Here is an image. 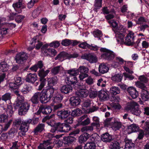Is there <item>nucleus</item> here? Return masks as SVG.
<instances>
[{"instance_id": "nucleus-23", "label": "nucleus", "mask_w": 149, "mask_h": 149, "mask_svg": "<svg viewBox=\"0 0 149 149\" xmlns=\"http://www.w3.org/2000/svg\"><path fill=\"white\" fill-rule=\"evenodd\" d=\"M57 53L56 51L54 49L52 48L45 49L43 54L45 56L49 55L53 56L56 55Z\"/></svg>"}, {"instance_id": "nucleus-55", "label": "nucleus", "mask_w": 149, "mask_h": 149, "mask_svg": "<svg viewBox=\"0 0 149 149\" xmlns=\"http://www.w3.org/2000/svg\"><path fill=\"white\" fill-rule=\"evenodd\" d=\"M116 36L117 38V41L121 42H124L125 35L123 33H120L116 35Z\"/></svg>"}, {"instance_id": "nucleus-15", "label": "nucleus", "mask_w": 149, "mask_h": 149, "mask_svg": "<svg viewBox=\"0 0 149 149\" xmlns=\"http://www.w3.org/2000/svg\"><path fill=\"white\" fill-rule=\"evenodd\" d=\"M37 79V76L35 73H29L26 76L25 81L28 83L33 84Z\"/></svg>"}, {"instance_id": "nucleus-52", "label": "nucleus", "mask_w": 149, "mask_h": 149, "mask_svg": "<svg viewBox=\"0 0 149 149\" xmlns=\"http://www.w3.org/2000/svg\"><path fill=\"white\" fill-rule=\"evenodd\" d=\"M138 79L139 80V81L145 84H147L148 81V78L144 75L139 76Z\"/></svg>"}, {"instance_id": "nucleus-4", "label": "nucleus", "mask_w": 149, "mask_h": 149, "mask_svg": "<svg viewBox=\"0 0 149 149\" xmlns=\"http://www.w3.org/2000/svg\"><path fill=\"white\" fill-rule=\"evenodd\" d=\"M78 56V54L77 53H75L72 54H69L65 52H62L55 58V60H58L60 61H62L64 59H69L71 58H76Z\"/></svg>"}, {"instance_id": "nucleus-42", "label": "nucleus", "mask_w": 149, "mask_h": 149, "mask_svg": "<svg viewBox=\"0 0 149 149\" xmlns=\"http://www.w3.org/2000/svg\"><path fill=\"white\" fill-rule=\"evenodd\" d=\"M76 95L77 97H79L81 100H84V89H81L77 90L76 92Z\"/></svg>"}, {"instance_id": "nucleus-3", "label": "nucleus", "mask_w": 149, "mask_h": 149, "mask_svg": "<svg viewBox=\"0 0 149 149\" xmlns=\"http://www.w3.org/2000/svg\"><path fill=\"white\" fill-rule=\"evenodd\" d=\"M101 52L103 53L102 54L101 57L102 58L108 61L113 60L115 58V54L114 52L105 48H102L100 49Z\"/></svg>"}, {"instance_id": "nucleus-47", "label": "nucleus", "mask_w": 149, "mask_h": 149, "mask_svg": "<svg viewBox=\"0 0 149 149\" xmlns=\"http://www.w3.org/2000/svg\"><path fill=\"white\" fill-rule=\"evenodd\" d=\"M1 98L2 100L5 102L10 100L11 98V94L9 93H6L3 95Z\"/></svg>"}, {"instance_id": "nucleus-61", "label": "nucleus", "mask_w": 149, "mask_h": 149, "mask_svg": "<svg viewBox=\"0 0 149 149\" xmlns=\"http://www.w3.org/2000/svg\"><path fill=\"white\" fill-rule=\"evenodd\" d=\"M108 22L113 28L116 29H117L118 28V24L116 21L113 20L112 21H109Z\"/></svg>"}, {"instance_id": "nucleus-29", "label": "nucleus", "mask_w": 149, "mask_h": 149, "mask_svg": "<svg viewBox=\"0 0 149 149\" xmlns=\"http://www.w3.org/2000/svg\"><path fill=\"white\" fill-rule=\"evenodd\" d=\"M65 81L68 84H74L77 82V78L75 76H69L66 78Z\"/></svg>"}, {"instance_id": "nucleus-58", "label": "nucleus", "mask_w": 149, "mask_h": 149, "mask_svg": "<svg viewBox=\"0 0 149 149\" xmlns=\"http://www.w3.org/2000/svg\"><path fill=\"white\" fill-rule=\"evenodd\" d=\"M8 120V116L7 115L3 114L0 115V123H4L6 122Z\"/></svg>"}, {"instance_id": "nucleus-53", "label": "nucleus", "mask_w": 149, "mask_h": 149, "mask_svg": "<svg viewBox=\"0 0 149 149\" xmlns=\"http://www.w3.org/2000/svg\"><path fill=\"white\" fill-rule=\"evenodd\" d=\"M48 86L54 85L56 83L57 81L55 78H50L48 79Z\"/></svg>"}, {"instance_id": "nucleus-46", "label": "nucleus", "mask_w": 149, "mask_h": 149, "mask_svg": "<svg viewBox=\"0 0 149 149\" xmlns=\"http://www.w3.org/2000/svg\"><path fill=\"white\" fill-rule=\"evenodd\" d=\"M82 113L81 110L79 109H77L72 110L71 115L72 116H80Z\"/></svg>"}, {"instance_id": "nucleus-38", "label": "nucleus", "mask_w": 149, "mask_h": 149, "mask_svg": "<svg viewBox=\"0 0 149 149\" xmlns=\"http://www.w3.org/2000/svg\"><path fill=\"white\" fill-rule=\"evenodd\" d=\"M42 108V113L44 114H49L52 111V109L49 106L45 107L44 106H41Z\"/></svg>"}, {"instance_id": "nucleus-64", "label": "nucleus", "mask_w": 149, "mask_h": 149, "mask_svg": "<svg viewBox=\"0 0 149 149\" xmlns=\"http://www.w3.org/2000/svg\"><path fill=\"white\" fill-rule=\"evenodd\" d=\"M64 123L67 124H72V123L73 120V118L72 116H68L67 118L65 119Z\"/></svg>"}, {"instance_id": "nucleus-20", "label": "nucleus", "mask_w": 149, "mask_h": 149, "mask_svg": "<svg viewBox=\"0 0 149 149\" xmlns=\"http://www.w3.org/2000/svg\"><path fill=\"white\" fill-rule=\"evenodd\" d=\"M101 136V139L104 142H109L113 140L112 136L108 132L102 134Z\"/></svg>"}, {"instance_id": "nucleus-8", "label": "nucleus", "mask_w": 149, "mask_h": 149, "mask_svg": "<svg viewBox=\"0 0 149 149\" xmlns=\"http://www.w3.org/2000/svg\"><path fill=\"white\" fill-rule=\"evenodd\" d=\"M31 122V119H30L24 121L21 125L19 129L21 131L20 133H21L22 136L25 135V132H26L28 130L29 124Z\"/></svg>"}, {"instance_id": "nucleus-51", "label": "nucleus", "mask_w": 149, "mask_h": 149, "mask_svg": "<svg viewBox=\"0 0 149 149\" xmlns=\"http://www.w3.org/2000/svg\"><path fill=\"white\" fill-rule=\"evenodd\" d=\"M102 0H95L94 6L96 10L99 9L102 7Z\"/></svg>"}, {"instance_id": "nucleus-54", "label": "nucleus", "mask_w": 149, "mask_h": 149, "mask_svg": "<svg viewBox=\"0 0 149 149\" xmlns=\"http://www.w3.org/2000/svg\"><path fill=\"white\" fill-rule=\"evenodd\" d=\"M24 121H22L20 118H18L16 119L13 122L14 125L17 127H18L20 125L23 123Z\"/></svg>"}, {"instance_id": "nucleus-11", "label": "nucleus", "mask_w": 149, "mask_h": 149, "mask_svg": "<svg viewBox=\"0 0 149 149\" xmlns=\"http://www.w3.org/2000/svg\"><path fill=\"white\" fill-rule=\"evenodd\" d=\"M134 34L132 31L130 32L125 38V44L127 45L130 46L133 45Z\"/></svg>"}, {"instance_id": "nucleus-56", "label": "nucleus", "mask_w": 149, "mask_h": 149, "mask_svg": "<svg viewBox=\"0 0 149 149\" xmlns=\"http://www.w3.org/2000/svg\"><path fill=\"white\" fill-rule=\"evenodd\" d=\"M72 43V40L68 39H65L62 41L61 44L63 46H67L71 44Z\"/></svg>"}, {"instance_id": "nucleus-37", "label": "nucleus", "mask_w": 149, "mask_h": 149, "mask_svg": "<svg viewBox=\"0 0 149 149\" xmlns=\"http://www.w3.org/2000/svg\"><path fill=\"white\" fill-rule=\"evenodd\" d=\"M109 70V68L104 64H100L99 67V71L100 73L104 74L107 72Z\"/></svg>"}, {"instance_id": "nucleus-60", "label": "nucleus", "mask_w": 149, "mask_h": 149, "mask_svg": "<svg viewBox=\"0 0 149 149\" xmlns=\"http://www.w3.org/2000/svg\"><path fill=\"white\" fill-rule=\"evenodd\" d=\"M22 0H18V1L14 3L13 6L14 9L16 10L17 8H19L21 7L22 5Z\"/></svg>"}, {"instance_id": "nucleus-17", "label": "nucleus", "mask_w": 149, "mask_h": 149, "mask_svg": "<svg viewBox=\"0 0 149 149\" xmlns=\"http://www.w3.org/2000/svg\"><path fill=\"white\" fill-rule=\"evenodd\" d=\"M49 72L50 71L48 70L45 71L43 69L39 70L38 72V75L40 77V81H46V79L45 77L48 74Z\"/></svg>"}, {"instance_id": "nucleus-25", "label": "nucleus", "mask_w": 149, "mask_h": 149, "mask_svg": "<svg viewBox=\"0 0 149 149\" xmlns=\"http://www.w3.org/2000/svg\"><path fill=\"white\" fill-rule=\"evenodd\" d=\"M140 94L141 98L143 101H146L149 100V92L147 90H143Z\"/></svg>"}, {"instance_id": "nucleus-34", "label": "nucleus", "mask_w": 149, "mask_h": 149, "mask_svg": "<svg viewBox=\"0 0 149 149\" xmlns=\"http://www.w3.org/2000/svg\"><path fill=\"white\" fill-rule=\"evenodd\" d=\"M110 93L111 95H115L120 93V88L116 86H113L110 88Z\"/></svg>"}, {"instance_id": "nucleus-59", "label": "nucleus", "mask_w": 149, "mask_h": 149, "mask_svg": "<svg viewBox=\"0 0 149 149\" xmlns=\"http://www.w3.org/2000/svg\"><path fill=\"white\" fill-rule=\"evenodd\" d=\"M149 27V26L147 24H142L138 27V29L139 31L144 32L146 29Z\"/></svg>"}, {"instance_id": "nucleus-13", "label": "nucleus", "mask_w": 149, "mask_h": 149, "mask_svg": "<svg viewBox=\"0 0 149 149\" xmlns=\"http://www.w3.org/2000/svg\"><path fill=\"white\" fill-rule=\"evenodd\" d=\"M127 91L133 99H136L139 95V93L136 88L133 86L128 87L127 89Z\"/></svg>"}, {"instance_id": "nucleus-32", "label": "nucleus", "mask_w": 149, "mask_h": 149, "mask_svg": "<svg viewBox=\"0 0 149 149\" xmlns=\"http://www.w3.org/2000/svg\"><path fill=\"white\" fill-rule=\"evenodd\" d=\"M111 127L112 129L115 130H119L122 127V123L120 122L114 120L111 122Z\"/></svg>"}, {"instance_id": "nucleus-21", "label": "nucleus", "mask_w": 149, "mask_h": 149, "mask_svg": "<svg viewBox=\"0 0 149 149\" xmlns=\"http://www.w3.org/2000/svg\"><path fill=\"white\" fill-rule=\"evenodd\" d=\"M127 129L128 132H130L129 134L137 132L140 130L138 125L136 124H133L128 126Z\"/></svg>"}, {"instance_id": "nucleus-35", "label": "nucleus", "mask_w": 149, "mask_h": 149, "mask_svg": "<svg viewBox=\"0 0 149 149\" xmlns=\"http://www.w3.org/2000/svg\"><path fill=\"white\" fill-rule=\"evenodd\" d=\"M87 143L84 145V149H95L96 145L95 143H93L90 140H88Z\"/></svg>"}, {"instance_id": "nucleus-33", "label": "nucleus", "mask_w": 149, "mask_h": 149, "mask_svg": "<svg viewBox=\"0 0 149 149\" xmlns=\"http://www.w3.org/2000/svg\"><path fill=\"white\" fill-rule=\"evenodd\" d=\"M63 69V67L61 65L56 66L52 69V74L53 75H55L62 71Z\"/></svg>"}, {"instance_id": "nucleus-12", "label": "nucleus", "mask_w": 149, "mask_h": 149, "mask_svg": "<svg viewBox=\"0 0 149 149\" xmlns=\"http://www.w3.org/2000/svg\"><path fill=\"white\" fill-rule=\"evenodd\" d=\"M27 58V56L26 53L22 52L17 54L15 58L16 62L18 63H21L24 61Z\"/></svg>"}, {"instance_id": "nucleus-43", "label": "nucleus", "mask_w": 149, "mask_h": 149, "mask_svg": "<svg viewBox=\"0 0 149 149\" xmlns=\"http://www.w3.org/2000/svg\"><path fill=\"white\" fill-rule=\"evenodd\" d=\"M145 84L139 81H137L135 82L136 86L139 88H141L142 90L141 91H143V90H147V87Z\"/></svg>"}, {"instance_id": "nucleus-63", "label": "nucleus", "mask_w": 149, "mask_h": 149, "mask_svg": "<svg viewBox=\"0 0 149 149\" xmlns=\"http://www.w3.org/2000/svg\"><path fill=\"white\" fill-rule=\"evenodd\" d=\"M25 16L22 15H17L15 17V20L18 23L21 22L23 20Z\"/></svg>"}, {"instance_id": "nucleus-19", "label": "nucleus", "mask_w": 149, "mask_h": 149, "mask_svg": "<svg viewBox=\"0 0 149 149\" xmlns=\"http://www.w3.org/2000/svg\"><path fill=\"white\" fill-rule=\"evenodd\" d=\"M70 101L72 106H75L80 104L81 100L78 97L73 96L70 97Z\"/></svg>"}, {"instance_id": "nucleus-44", "label": "nucleus", "mask_w": 149, "mask_h": 149, "mask_svg": "<svg viewBox=\"0 0 149 149\" xmlns=\"http://www.w3.org/2000/svg\"><path fill=\"white\" fill-rule=\"evenodd\" d=\"M136 24L141 25L146 23L147 21L144 17L140 16L138 18L137 20L136 21Z\"/></svg>"}, {"instance_id": "nucleus-9", "label": "nucleus", "mask_w": 149, "mask_h": 149, "mask_svg": "<svg viewBox=\"0 0 149 149\" xmlns=\"http://www.w3.org/2000/svg\"><path fill=\"white\" fill-rule=\"evenodd\" d=\"M54 91V89L51 86H48L46 89H43L41 92L45 93L46 97L45 101L46 102H47V96L49 95V97L51 98L53 96V94Z\"/></svg>"}, {"instance_id": "nucleus-40", "label": "nucleus", "mask_w": 149, "mask_h": 149, "mask_svg": "<svg viewBox=\"0 0 149 149\" xmlns=\"http://www.w3.org/2000/svg\"><path fill=\"white\" fill-rule=\"evenodd\" d=\"M110 148L111 149H120V144L117 141H113L111 142Z\"/></svg>"}, {"instance_id": "nucleus-5", "label": "nucleus", "mask_w": 149, "mask_h": 149, "mask_svg": "<svg viewBox=\"0 0 149 149\" xmlns=\"http://www.w3.org/2000/svg\"><path fill=\"white\" fill-rule=\"evenodd\" d=\"M101 138L98 135L95 133L91 135L86 132H84V142L88 140H90L93 143H97L100 140Z\"/></svg>"}, {"instance_id": "nucleus-31", "label": "nucleus", "mask_w": 149, "mask_h": 149, "mask_svg": "<svg viewBox=\"0 0 149 149\" xmlns=\"http://www.w3.org/2000/svg\"><path fill=\"white\" fill-rule=\"evenodd\" d=\"M72 90V87L69 85H66L62 86L61 88L60 91L62 93H68Z\"/></svg>"}, {"instance_id": "nucleus-1", "label": "nucleus", "mask_w": 149, "mask_h": 149, "mask_svg": "<svg viewBox=\"0 0 149 149\" xmlns=\"http://www.w3.org/2000/svg\"><path fill=\"white\" fill-rule=\"evenodd\" d=\"M30 105L28 102H25L24 103L16 101L14 104L15 109L19 108L18 113L19 115L22 116L25 115L29 109Z\"/></svg>"}, {"instance_id": "nucleus-28", "label": "nucleus", "mask_w": 149, "mask_h": 149, "mask_svg": "<svg viewBox=\"0 0 149 149\" xmlns=\"http://www.w3.org/2000/svg\"><path fill=\"white\" fill-rule=\"evenodd\" d=\"M138 106V104L135 102H132L128 103L125 107V109L127 111H130L131 112L134 108Z\"/></svg>"}, {"instance_id": "nucleus-36", "label": "nucleus", "mask_w": 149, "mask_h": 149, "mask_svg": "<svg viewBox=\"0 0 149 149\" xmlns=\"http://www.w3.org/2000/svg\"><path fill=\"white\" fill-rule=\"evenodd\" d=\"M123 75L121 74H116L111 77V79L116 82H119L121 81Z\"/></svg>"}, {"instance_id": "nucleus-16", "label": "nucleus", "mask_w": 149, "mask_h": 149, "mask_svg": "<svg viewBox=\"0 0 149 149\" xmlns=\"http://www.w3.org/2000/svg\"><path fill=\"white\" fill-rule=\"evenodd\" d=\"M141 127L144 129L145 131V135L147 137L149 136V122L143 120L141 122Z\"/></svg>"}, {"instance_id": "nucleus-10", "label": "nucleus", "mask_w": 149, "mask_h": 149, "mask_svg": "<svg viewBox=\"0 0 149 149\" xmlns=\"http://www.w3.org/2000/svg\"><path fill=\"white\" fill-rule=\"evenodd\" d=\"M84 70V66H80L78 69L73 68L65 71V73H67L70 74V76H75L79 74V72H83Z\"/></svg>"}, {"instance_id": "nucleus-6", "label": "nucleus", "mask_w": 149, "mask_h": 149, "mask_svg": "<svg viewBox=\"0 0 149 149\" xmlns=\"http://www.w3.org/2000/svg\"><path fill=\"white\" fill-rule=\"evenodd\" d=\"M71 113V111L69 109L65 108L58 111L57 115L59 119L65 120L70 115Z\"/></svg>"}, {"instance_id": "nucleus-48", "label": "nucleus", "mask_w": 149, "mask_h": 149, "mask_svg": "<svg viewBox=\"0 0 149 149\" xmlns=\"http://www.w3.org/2000/svg\"><path fill=\"white\" fill-rule=\"evenodd\" d=\"M63 98V95L61 94H57L54 97V101L56 103H60Z\"/></svg>"}, {"instance_id": "nucleus-62", "label": "nucleus", "mask_w": 149, "mask_h": 149, "mask_svg": "<svg viewBox=\"0 0 149 149\" xmlns=\"http://www.w3.org/2000/svg\"><path fill=\"white\" fill-rule=\"evenodd\" d=\"M60 43L58 41H54L49 44V45L50 47L56 48L58 47Z\"/></svg>"}, {"instance_id": "nucleus-27", "label": "nucleus", "mask_w": 149, "mask_h": 149, "mask_svg": "<svg viewBox=\"0 0 149 149\" xmlns=\"http://www.w3.org/2000/svg\"><path fill=\"white\" fill-rule=\"evenodd\" d=\"M45 125L44 124H39L35 128L33 131L34 134L36 135L38 134L39 132H41L44 130Z\"/></svg>"}, {"instance_id": "nucleus-39", "label": "nucleus", "mask_w": 149, "mask_h": 149, "mask_svg": "<svg viewBox=\"0 0 149 149\" xmlns=\"http://www.w3.org/2000/svg\"><path fill=\"white\" fill-rule=\"evenodd\" d=\"M75 140V138L73 136H68L65 137L64 139V142L65 143L69 144L71 143Z\"/></svg>"}, {"instance_id": "nucleus-50", "label": "nucleus", "mask_w": 149, "mask_h": 149, "mask_svg": "<svg viewBox=\"0 0 149 149\" xmlns=\"http://www.w3.org/2000/svg\"><path fill=\"white\" fill-rule=\"evenodd\" d=\"M8 68V65L5 63H2L0 64V70L2 72L7 71Z\"/></svg>"}, {"instance_id": "nucleus-57", "label": "nucleus", "mask_w": 149, "mask_h": 149, "mask_svg": "<svg viewBox=\"0 0 149 149\" xmlns=\"http://www.w3.org/2000/svg\"><path fill=\"white\" fill-rule=\"evenodd\" d=\"M71 129V127L68 125L67 124L64 123L63 125L62 130L61 132H68Z\"/></svg>"}, {"instance_id": "nucleus-14", "label": "nucleus", "mask_w": 149, "mask_h": 149, "mask_svg": "<svg viewBox=\"0 0 149 149\" xmlns=\"http://www.w3.org/2000/svg\"><path fill=\"white\" fill-rule=\"evenodd\" d=\"M52 142H50L49 140L44 141L42 143H40L38 146V149H52L53 147L50 145Z\"/></svg>"}, {"instance_id": "nucleus-30", "label": "nucleus", "mask_w": 149, "mask_h": 149, "mask_svg": "<svg viewBox=\"0 0 149 149\" xmlns=\"http://www.w3.org/2000/svg\"><path fill=\"white\" fill-rule=\"evenodd\" d=\"M13 25L14 27H15V25L13 24L7 23L6 24L7 26L2 28L1 32H0L1 33L2 35L7 34L9 31V29L10 28V26Z\"/></svg>"}, {"instance_id": "nucleus-49", "label": "nucleus", "mask_w": 149, "mask_h": 149, "mask_svg": "<svg viewBox=\"0 0 149 149\" xmlns=\"http://www.w3.org/2000/svg\"><path fill=\"white\" fill-rule=\"evenodd\" d=\"M131 112L132 114L136 116L140 115L141 113V111L139 108V105L138 104V106L134 108L133 110H132Z\"/></svg>"}, {"instance_id": "nucleus-7", "label": "nucleus", "mask_w": 149, "mask_h": 149, "mask_svg": "<svg viewBox=\"0 0 149 149\" xmlns=\"http://www.w3.org/2000/svg\"><path fill=\"white\" fill-rule=\"evenodd\" d=\"M91 101L89 99L84 100V107L88 108L85 110L84 109V113H89L95 111L97 110V109L95 106H93L92 107H91Z\"/></svg>"}, {"instance_id": "nucleus-2", "label": "nucleus", "mask_w": 149, "mask_h": 149, "mask_svg": "<svg viewBox=\"0 0 149 149\" xmlns=\"http://www.w3.org/2000/svg\"><path fill=\"white\" fill-rule=\"evenodd\" d=\"M46 98L45 93L41 92H37L33 94L30 100L34 104H38L39 100L42 104H44L46 103Z\"/></svg>"}, {"instance_id": "nucleus-18", "label": "nucleus", "mask_w": 149, "mask_h": 149, "mask_svg": "<svg viewBox=\"0 0 149 149\" xmlns=\"http://www.w3.org/2000/svg\"><path fill=\"white\" fill-rule=\"evenodd\" d=\"M84 59H86L91 63H96L97 61V58L96 56L90 54H84Z\"/></svg>"}, {"instance_id": "nucleus-45", "label": "nucleus", "mask_w": 149, "mask_h": 149, "mask_svg": "<svg viewBox=\"0 0 149 149\" xmlns=\"http://www.w3.org/2000/svg\"><path fill=\"white\" fill-rule=\"evenodd\" d=\"M98 97L101 100H105L107 99V95L105 91H101L99 92Z\"/></svg>"}, {"instance_id": "nucleus-24", "label": "nucleus", "mask_w": 149, "mask_h": 149, "mask_svg": "<svg viewBox=\"0 0 149 149\" xmlns=\"http://www.w3.org/2000/svg\"><path fill=\"white\" fill-rule=\"evenodd\" d=\"M1 110H3V112L6 111L7 114L10 116H11L14 113L13 107L10 105H8L6 109L4 107H2L1 108Z\"/></svg>"}, {"instance_id": "nucleus-26", "label": "nucleus", "mask_w": 149, "mask_h": 149, "mask_svg": "<svg viewBox=\"0 0 149 149\" xmlns=\"http://www.w3.org/2000/svg\"><path fill=\"white\" fill-rule=\"evenodd\" d=\"M32 88V86L30 84H24L22 87L21 91L23 94L27 93L31 90Z\"/></svg>"}, {"instance_id": "nucleus-22", "label": "nucleus", "mask_w": 149, "mask_h": 149, "mask_svg": "<svg viewBox=\"0 0 149 149\" xmlns=\"http://www.w3.org/2000/svg\"><path fill=\"white\" fill-rule=\"evenodd\" d=\"M125 149H136L135 144L132 143V140L125 139Z\"/></svg>"}, {"instance_id": "nucleus-41", "label": "nucleus", "mask_w": 149, "mask_h": 149, "mask_svg": "<svg viewBox=\"0 0 149 149\" xmlns=\"http://www.w3.org/2000/svg\"><path fill=\"white\" fill-rule=\"evenodd\" d=\"M93 34L95 38H98V40H101V38L103 35L101 31L97 29L93 32Z\"/></svg>"}]
</instances>
